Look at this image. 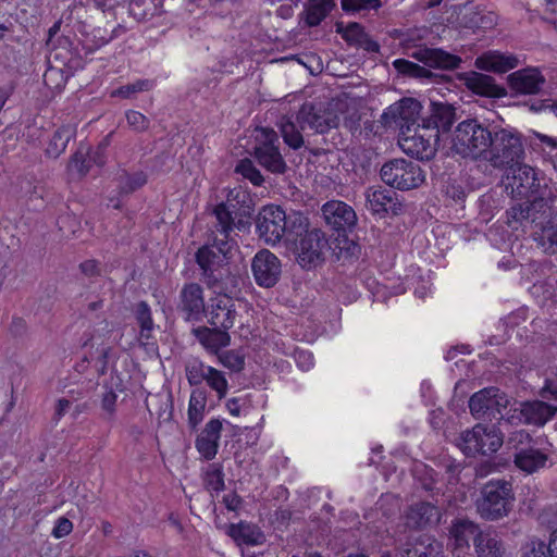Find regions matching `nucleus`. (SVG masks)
<instances>
[{"label":"nucleus","instance_id":"obj_39","mask_svg":"<svg viewBox=\"0 0 557 557\" xmlns=\"http://www.w3.org/2000/svg\"><path fill=\"white\" fill-rule=\"evenodd\" d=\"M545 441L542 437H533L527 430L519 429L509 432L507 440H504L506 448L515 454H521L530 449L536 444H543Z\"/></svg>","mask_w":557,"mask_h":557},{"label":"nucleus","instance_id":"obj_7","mask_svg":"<svg viewBox=\"0 0 557 557\" xmlns=\"http://www.w3.org/2000/svg\"><path fill=\"white\" fill-rule=\"evenodd\" d=\"M288 242L302 269L310 270L323 263L329 240L320 228H309L307 216L304 230L299 234H293Z\"/></svg>","mask_w":557,"mask_h":557},{"label":"nucleus","instance_id":"obj_34","mask_svg":"<svg viewBox=\"0 0 557 557\" xmlns=\"http://www.w3.org/2000/svg\"><path fill=\"white\" fill-rule=\"evenodd\" d=\"M482 532L479 524L467 518H456L449 529L450 537L458 548L469 547L470 540H473V545L475 546V539Z\"/></svg>","mask_w":557,"mask_h":557},{"label":"nucleus","instance_id":"obj_5","mask_svg":"<svg viewBox=\"0 0 557 557\" xmlns=\"http://www.w3.org/2000/svg\"><path fill=\"white\" fill-rule=\"evenodd\" d=\"M306 226V216L301 213L287 215L275 205H268L260 209L256 218V232L264 244L274 246L283 237L288 242L293 234H299Z\"/></svg>","mask_w":557,"mask_h":557},{"label":"nucleus","instance_id":"obj_3","mask_svg":"<svg viewBox=\"0 0 557 557\" xmlns=\"http://www.w3.org/2000/svg\"><path fill=\"white\" fill-rule=\"evenodd\" d=\"M491 137L482 161L497 170L512 169L523 161L525 140L518 129L494 122Z\"/></svg>","mask_w":557,"mask_h":557},{"label":"nucleus","instance_id":"obj_27","mask_svg":"<svg viewBox=\"0 0 557 557\" xmlns=\"http://www.w3.org/2000/svg\"><path fill=\"white\" fill-rule=\"evenodd\" d=\"M549 449L543 444H536L521 454L513 455V463L516 468L525 474H533L544 469L548 461Z\"/></svg>","mask_w":557,"mask_h":557},{"label":"nucleus","instance_id":"obj_33","mask_svg":"<svg viewBox=\"0 0 557 557\" xmlns=\"http://www.w3.org/2000/svg\"><path fill=\"white\" fill-rule=\"evenodd\" d=\"M557 412V407L542 400L525 401L521 405L520 414L528 424L542 426Z\"/></svg>","mask_w":557,"mask_h":557},{"label":"nucleus","instance_id":"obj_51","mask_svg":"<svg viewBox=\"0 0 557 557\" xmlns=\"http://www.w3.org/2000/svg\"><path fill=\"white\" fill-rule=\"evenodd\" d=\"M211 369V366L205 364L202 361L198 359H193L187 362L185 367L186 377L188 383L191 386H199L205 382L207 377L208 370Z\"/></svg>","mask_w":557,"mask_h":557},{"label":"nucleus","instance_id":"obj_16","mask_svg":"<svg viewBox=\"0 0 557 557\" xmlns=\"http://www.w3.org/2000/svg\"><path fill=\"white\" fill-rule=\"evenodd\" d=\"M250 267L256 284L262 288L275 286L281 278V260L268 249L259 250L251 259Z\"/></svg>","mask_w":557,"mask_h":557},{"label":"nucleus","instance_id":"obj_13","mask_svg":"<svg viewBox=\"0 0 557 557\" xmlns=\"http://www.w3.org/2000/svg\"><path fill=\"white\" fill-rule=\"evenodd\" d=\"M509 185L511 193L521 198H533V200H536L539 197L550 198L552 191L544 176L527 164L519 165L513 171Z\"/></svg>","mask_w":557,"mask_h":557},{"label":"nucleus","instance_id":"obj_22","mask_svg":"<svg viewBox=\"0 0 557 557\" xmlns=\"http://www.w3.org/2000/svg\"><path fill=\"white\" fill-rule=\"evenodd\" d=\"M336 33L347 42V45L360 48L370 53H377L380 45L373 40L366 32L364 27L357 22H350L346 26L342 22L336 23Z\"/></svg>","mask_w":557,"mask_h":557},{"label":"nucleus","instance_id":"obj_37","mask_svg":"<svg viewBox=\"0 0 557 557\" xmlns=\"http://www.w3.org/2000/svg\"><path fill=\"white\" fill-rule=\"evenodd\" d=\"M537 245L548 255L557 252V223L549 218L541 220L533 232Z\"/></svg>","mask_w":557,"mask_h":557},{"label":"nucleus","instance_id":"obj_28","mask_svg":"<svg viewBox=\"0 0 557 557\" xmlns=\"http://www.w3.org/2000/svg\"><path fill=\"white\" fill-rule=\"evenodd\" d=\"M441 511L437 506L429 502H419L411 505L406 513V524L409 528L423 529L437 524Z\"/></svg>","mask_w":557,"mask_h":557},{"label":"nucleus","instance_id":"obj_50","mask_svg":"<svg viewBox=\"0 0 557 557\" xmlns=\"http://www.w3.org/2000/svg\"><path fill=\"white\" fill-rule=\"evenodd\" d=\"M205 382L212 391L216 393L219 400L226 397L228 391V382L222 371L211 367V369L208 370Z\"/></svg>","mask_w":557,"mask_h":557},{"label":"nucleus","instance_id":"obj_55","mask_svg":"<svg viewBox=\"0 0 557 557\" xmlns=\"http://www.w3.org/2000/svg\"><path fill=\"white\" fill-rule=\"evenodd\" d=\"M219 361L232 372L239 373L245 368V356L238 350H226L218 355Z\"/></svg>","mask_w":557,"mask_h":557},{"label":"nucleus","instance_id":"obj_18","mask_svg":"<svg viewBox=\"0 0 557 557\" xmlns=\"http://www.w3.org/2000/svg\"><path fill=\"white\" fill-rule=\"evenodd\" d=\"M177 311L186 322H199L206 311L203 288L198 283H186L180 292Z\"/></svg>","mask_w":557,"mask_h":557},{"label":"nucleus","instance_id":"obj_38","mask_svg":"<svg viewBox=\"0 0 557 557\" xmlns=\"http://www.w3.org/2000/svg\"><path fill=\"white\" fill-rule=\"evenodd\" d=\"M335 8V0H309L304 11L305 23L309 27H317Z\"/></svg>","mask_w":557,"mask_h":557},{"label":"nucleus","instance_id":"obj_23","mask_svg":"<svg viewBox=\"0 0 557 557\" xmlns=\"http://www.w3.org/2000/svg\"><path fill=\"white\" fill-rule=\"evenodd\" d=\"M396 193L385 188H368L366 199L370 210L375 214L397 215L403 211V205L398 201Z\"/></svg>","mask_w":557,"mask_h":557},{"label":"nucleus","instance_id":"obj_45","mask_svg":"<svg viewBox=\"0 0 557 557\" xmlns=\"http://www.w3.org/2000/svg\"><path fill=\"white\" fill-rule=\"evenodd\" d=\"M393 66L399 74H401L404 76L412 77V78H418L421 81L431 82L435 77H437V75L434 74L429 69L421 66V65H419L414 62H411L409 60H406V59H396L393 62Z\"/></svg>","mask_w":557,"mask_h":557},{"label":"nucleus","instance_id":"obj_40","mask_svg":"<svg viewBox=\"0 0 557 557\" xmlns=\"http://www.w3.org/2000/svg\"><path fill=\"white\" fill-rule=\"evenodd\" d=\"M421 127H416L411 131V133L404 135L405 136V143H412V146H414V151L418 158L420 159H429L433 152V143H437L438 140H435L433 137V133L428 135V138L425 137V133Z\"/></svg>","mask_w":557,"mask_h":557},{"label":"nucleus","instance_id":"obj_30","mask_svg":"<svg viewBox=\"0 0 557 557\" xmlns=\"http://www.w3.org/2000/svg\"><path fill=\"white\" fill-rule=\"evenodd\" d=\"M519 64L518 58L512 53H504L497 50L484 52L475 60V66L480 70L495 73H506Z\"/></svg>","mask_w":557,"mask_h":557},{"label":"nucleus","instance_id":"obj_62","mask_svg":"<svg viewBox=\"0 0 557 557\" xmlns=\"http://www.w3.org/2000/svg\"><path fill=\"white\" fill-rule=\"evenodd\" d=\"M73 400L65 397L59 398L55 403L53 420L59 422L73 407Z\"/></svg>","mask_w":557,"mask_h":557},{"label":"nucleus","instance_id":"obj_15","mask_svg":"<svg viewBox=\"0 0 557 557\" xmlns=\"http://www.w3.org/2000/svg\"><path fill=\"white\" fill-rule=\"evenodd\" d=\"M457 120L456 108L442 101H430L426 113L421 119V128L433 132L435 140L442 135H450L453 124Z\"/></svg>","mask_w":557,"mask_h":557},{"label":"nucleus","instance_id":"obj_12","mask_svg":"<svg viewBox=\"0 0 557 557\" xmlns=\"http://www.w3.org/2000/svg\"><path fill=\"white\" fill-rule=\"evenodd\" d=\"M422 104L413 98H403L389 106L382 114L383 123L387 126L395 124L401 129L403 135L411 133L416 127H421Z\"/></svg>","mask_w":557,"mask_h":557},{"label":"nucleus","instance_id":"obj_14","mask_svg":"<svg viewBox=\"0 0 557 557\" xmlns=\"http://www.w3.org/2000/svg\"><path fill=\"white\" fill-rule=\"evenodd\" d=\"M258 145L255 147V157L259 164L274 174H283L287 164L283 159L278 146V137L275 131L268 127L258 129Z\"/></svg>","mask_w":557,"mask_h":557},{"label":"nucleus","instance_id":"obj_31","mask_svg":"<svg viewBox=\"0 0 557 557\" xmlns=\"http://www.w3.org/2000/svg\"><path fill=\"white\" fill-rule=\"evenodd\" d=\"M193 334L210 354L219 355L231 344V335L223 329L199 326L193 330Z\"/></svg>","mask_w":557,"mask_h":557},{"label":"nucleus","instance_id":"obj_20","mask_svg":"<svg viewBox=\"0 0 557 557\" xmlns=\"http://www.w3.org/2000/svg\"><path fill=\"white\" fill-rule=\"evenodd\" d=\"M234 294H218L215 298H212L209 320L210 325L223 330H231L234 326L237 311L233 301Z\"/></svg>","mask_w":557,"mask_h":557},{"label":"nucleus","instance_id":"obj_1","mask_svg":"<svg viewBox=\"0 0 557 557\" xmlns=\"http://www.w3.org/2000/svg\"><path fill=\"white\" fill-rule=\"evenodd\" d=\"M233 248L231 237L215 235L212 243L200 247L196 252V262L201 270V277L208 288L216 294H236L239 276L232 273L230 253Z\"/></svg>","mask_w":557,"mask_h":557},{"label":"nucleus","instance_id":"obj_21","mask_svg":"<svg viewBox=\"0 0 557 557\" xmlns=\"http://www.w3.org/2000/svg\"><path fill=\"white\" fill-rule=\"evenodd\" d=\"M507 82L517 95H535L541 91L545 78L537 69L527 67L509 74Z\"/></svg>","mask_w":557,"mask_h":557},{"label":"nucleus","instance_id":"obj_36","mask_svg":"<svg viewBox=\"0 0 557 557\" xmlns=\"http://www.w3.org/2000/svg\"><path fill=\"white\" fill-rule=\"evenodd\" d=\"M475 553L478 557H505L506 548L498 534L492 530H485L475 539Z\"/></svg>","mask_w":557,"mask_h":557},{"label":"nucleus","instance_id":"obj_54","mask_svg":"<svg viewBox=\"0 0 557 557\" xmlns=\"http://www.w3.org/2000/svg\"><path fill=\"white\" fill-rule=\"evenodd\" d=\"M521 320H524V318L520 312H512L505 317L504 319H502L498 323V327H502L504 330V334L490 336L487 343L490 345H500L505 343L507 339L506 330L509 327L513 329L515 326L519 325Z\"/></svg>","mask_w":557,"mask_h":557},{"label":"nucleus","instance_id":"obj_24","mask_svg":"<svg viewBox=\"0 0 557 557\" xmlns=\"http://www.w3.org/2000/svg\"><path fill=\"white\" fill-rule=\"evenodd\" d=\"M222 429V420L211 419L198 435L196 448L206 460H212L216 456Z\"/></svg>","mask_w":557,"mask_h":557},{"label":"nucleus","instance_id":"obj_57","mask_svg":"<svg viewBox=\"0 0 557 557\" xmlns=\"http://www.w3.org/2000/svg\"><path fill=\"white\" fill-rule=\"evenodd\" d=\"M128 126L135 132L141 133L149 128L150 121L143 113L128 110L125 114Z\"/></svg>","mask_w":557,"mask_h":557},{"label":"nucleus","instance_id":"obj_4","mask_svg":"<svg viewBox=\"0 0 557 557\" xmlns=\"http://www.w3.org/2000/svg\"><path fill=\"white\" fill-rule=\"evenodd\" d=\"M494 121L467 119L457 124L449 135L453 156L472 161H482L490 144Z\"/></svg>","mask_w":557,"mask_h":557},{"label":"nucleus","instance_id":"obj_64","mask_svg":"<svg viewBox=\"0 0 557 557\" xmlns=\"http://www.w3.org/2000/svg\"><path fill=\"white\" fill-rule=\"evenodd\" d=\"M144 4L145 0H132L129 3V11L132 15L139 21L147 20L149 15H153L152 13H148L146 10H143Z\"/></svg>","mask_w":557,"mask_h":557},{"label":"nucleus","instance_id":"obj_17","mask_svg":"<svg viewBox=\"0 0 557 557\" xmlns=\"http://www.w3.org/2000/svg\"><path fill=\"white\" fill-rule=\"evenodd\" d=\"M297 123L301 129L307 127L319 134L327 133L337 127L338 117L332 111L324 110L321 106L305 102L297 112Z\"/></svg>","mask_w":557,"mask_h":557},{"label":"nucleus","instance_id":"obj_46","mask_svg":"<svg viewBox=\"0 0 557 557\" xmlns=\"http://www.w3.org/2000/svg\"><path fill=\"white\" fill-rule=\"evenodd\" d=\"M148 182V175L144 171L127 172L123 171L117 177V187L120 194L129 195L145 186Z\"/></svg>","mask_w":557,"mask_h":557},{"label":"nucleus","instance_id":"obj_32","mask_svg":"<svg viewBox=\"0 0 557 557\" xmlns=\"http://www.w3.org/2000/svg\"><path fill=\"white\" fill-rule=\"evenodd\" d=\"M467 87L476 95L490 98H503L507 96V90L504 86L497 85L495 78L472 72L469 74L466 81Z\"/></svg>","mask_w":557,"mask_h":557},{"label":"nucleus","instance_id":"obj_61","mask_svg":"<svg viewBox=\"0 0 557 557\" xmlns=\"http://www.w3.org/2000/svg\"><path fill=\"white\" fill-rule=\"evenodd\" d=\"M298 368L308 371L313 367V355L307 350H296L294 355Z\"/></svg>","mask_w":557,"mask_h":557},{"label":"nucleus","instance_id":"obj_43","mask_svg":"<svg viewBox=\"0 0 557 557\" xmlns=\"http://www.w3.org/2000/svg\"><path fill=\"white\" fill-rule=\"evenodd\" d=\"M74 136V131L69 126L58 128L51 136L45 153L48 158L57 159L66 149L67 144Z\"/></svg>","mask_w":557,"mask_h":557},{"label":"nucleus","instance_id":"obj_63","mask_svg":"<svg viewBox=\"0 0 557 557\" xmlns=\"http://www.w3.org/2000/svg\"><path fill=\"white\" fill-rule=\"evenodd\" d=\"M81 272L87 277H95L101 274L99 262L94 259L86 260L79 264Z\"/></svg>","mask_w":557,"mask_h":557},{"label":"nucleus","instance_id":"obj_6","mask_svg":"<svg viewBox=\"0 0 557 557\" xmlns=\"http://www.w3.org/2000/svg\"><path fill=\"white\" fill-rule=\"evenodd\" d=\"M515 502L512 482L492 479L481 488L480 497L476 500V510L482 519L498 521L512 511Z\"/></svg>","mask_w":557,"mask_h":557},{"label":"nucleus","instance_id":"obj_48","mask_svg":"<svg viewBox=\"0 0 557 557\" xmlns=\"http://www.w3.org/2000/svg\"><path fill=\"white\" fill-rule=\"evenodd\" d=\"M414 473H416L417 481L420 483L421 487L424 491L431 492V493L440 492V487L437 486L438 474L433 468H431L426 465H421V466L417 467Z\"/></svg>","mask_w":557,"mask_h":557},{"label":"nucleus","instance_id":"obj_59","mask_svg":"<svg viewBox=\"0 0 557 557\" xmlns=\"http://www.w3.org/2000/svg\"><path fill=\"white\" fill-rule=\"evenodd\" d=\"M73 530V523L70 519L61 517L57 520L55 525L52 530V535L55 539H62L69 535Z\"/></svg>","mask_w":557,"mask_h":557},{"label":"nucleus","instance_id":"obj_26","mask_svg":"<svg viewBox=\"0 0 557 557\" xmlns=\"http://www.w3.org/2000/svg\"><path fill=\"white\" fill-rule=\"evenodd\" d=\"M225 533L238 545L257 546L264 544L267 541L258 524L245 520L225 525Z\"/></svg>","mask_w":557,"mask_h":557},{"label":"nucleus","instance_id":"obj_11","mask_svg":"<svg viewBox=\"0 0 557 557\" xmlns=\"http://www.w3.org/2000/svg\"><path fill=\"white\" fill-rule=\"evenodd\" d=\"M506 224L512 231L524 232L527 227H537L541 220L552 216L549 199L539 197L536 200H525L511 205L505 212Z\"/></svg>","mask_w":557,"mask_h":557},{"label":"nucleus","instance_id":"obj_19","mask_svg":"<svg viewBox=\"0 0 557 557\" xmlns=\"http://www.w3.org/2000/svg\"><path fill=\"white\" fill-rule=\"evenodd\" d=\"M321 211L325 224L338 233L351 231L357 223L355 210L344 201H327L322 206Z\"/></svg>","mask_w":557,"mask_h":557},{"label":"nucleus","instance_id":"obj_49","mask_svg":"<svg viewBox=\"0 0 557 557\" xmlns=\"http://www.w3.org/2000/svg\"><path fill=\"white\" fill-rule=\"evenodd\" d=\"M382 7L381 0H341V8L346 14H366Z\"/></svg>","mask_w":557,"mask_h":557},{"label":"nucleus","instance_id":"obj_10","mask_svg":"<svg viewBox=\"0 0 557 557\" xmlns=\"http://www.w3.org/2000/svg\"><path fill=\"white\" fill-rule=\"evenodd\" d=\"M382 181L396 189L410 190L420 187L425 180L419 162L409 159H392L380 171Z\"/></svg>","mask_w":557,"mask_h":557},{"label":"nucleus","instance_id":"obj_29","mask_svg":"<svg viewBox=\"0 0 557 557\" xmlns=\"http://www.w3.org/2000/svg\"><path fill=\"white\" fill-rule=\"evenodd\" d=\"M440 545L428 535L409 537L396 553V557H437Z\"/></svg>","mask_w":557,"mask_h":557},{"label":"nucleus","instance_id":"obj_52","mask_svg":"<svg viewBox=\"0 0 557 557\" xmlns=\"http://www.w3.org/2000/svg\"><path fill=\"white\" fill-rule=\"evenodd\" d=\"M152 79H137L134 83L123 85L112 92V96L124 99L132 98L134 95L143 91H149L154 87Z\"/></svg>","mask_w":557,"mask_h":557},{"label":"nucleus","instance_id":"obj_56","mask_svg":"<svg viewBox=\"0 0 557 557\" xmlns=\"http://www.w3.org/2000/svg\"><path fill=\"white\" fill-rule=\"evenodd\" d=\"M116 400H117V395L112 388H109L108 391H106L102 394L101 408L104 411L103 419H106L108 421H111L114 419L115 411H116Z\"/></svg>","mask_w":557,"mask_h":557},{"label":"nucleus","instance_id":"obj_44","mask_svg":"<svg viewBox=\"0 0 557 557\" xmlns=\"http://www.w3.org/2000/svg\"><path fill=\"white\" fill-rule=\"evenodd\" d=\"M133 313L137 324L139 325L140 338L146 341L152 337L154 323L149 305L146 301L137 302L133 308Z\"/></svg>","mask_w":557,"mask_h":557},{"label":"nucleus","instance_id":"obj_53","mask_svg":"<svg viewBox=\"0 0 557 557\" xmlns=\"http://www.w3.org/2000/svg\"><path fill=\"white\" fill-rule=\"evenodd\" d=\"M235 172L250 181L255 186H261L264 178L250 159H243L235 168Z\"/></svg>","mask_w":557,"mask_h":557},{"label":"nucleus","instance_id":"obj_2","mask_svg":"<svg viewBox=\"0 0 557 557\" xmlns=\"http://www.w3.org/2000/svg\"><path fill=\"white\" fill-rule=\"evenodd\" d=\"M253 211L255 202L247 190L240 187L230 189L225 200L212 209L211 213L215 218L214 231L225 238L231 237L234 230L248 232Z\"/></svg>","mask_w":557,"mask_h":557},{"label":"nucleus","instance_id":"obj_42","mask_svg":"<svg viewBox=\"0 0 557 557\" xmlns=\"http://www.w3.org/2000/svg\"><path fill=\"white\" fill-rule=\"evenodd\" d=\"M207 405V392L202 387L195 388L188 404V423L191 429H196L202 421Z\"/></svg>","mask_w":557,"mask_h":557},{"label":"nucleus","instance_id":"obj_35","mask_svg":"<svg viewBox=\"0 0 557 557\" xmlns=\"http://www.w3.org/2000/svg\"><path fill=\"white\" fill-rule=\"evenodd\" d=\"M497 24V16L479 8H468L460 17V25L465 28L476 30L492 29Z\"/></svg>","mask_w":557,"mask_h":557},{"label":"nucleus","instance_id":"obj_58","mask_svg":"<svg viewBox=\"0 0 557 557\" xmlns=\"http://www.w3.org/2000/svg\"><path fill=\"white\" fill-rule=\"evenodd\" d=\"M523 557H555L548 545L541 541H532L531 548L524 554Z\"/></svg>","mask_w":557,"mask_h":557},{"label":"nucleus","instance_id":"obj_9","mask_svg":"<svg viewBox=\"0 0 557 557\" xmlns=\"http://www.w3.org/2000/svg\"><path fill=\"white\" fill-rule=\"evenodd\" d=\"M509 405L508 396L499 388L491 386L485 387L474 393L469 399V409L471 414L478 420H492L498 418V425L506 426L511 424L515 419L520 421V417L505 418L502 414L503 410H506Z\"/></svg>","mask_w":557,"mask_h":557},{"label":"nucleus","instance_id":"obj_25","mask_svg":"<svg viewBox=\"0 0 557 557\" xmlns=\"http://www.w3.org/2000/svg\"><path fill=\"white\" fill-rule=\"evenodd\" d=\"M412 57L429 67L441 70H455L461 63V58L443 49L421 48L412 53Z\"/></svg>","mask_w":557,"mask_h":557},{"label":"nucleus","instance_id":"obj_41","mask_svg":"<svg viewBox=\"0 0 557 557\" xmlns=\"http://www.w3.org/2000/svg\"><path fill=\"white\" fill-rule=\"evenodd\" d=\"M280 131L283 137L284 143L292 149L297 150L304 145L302 132L305 129L300 128V125L297 123V115L293 116H284L282 117L280 124Z\"/></svg>","mask_w":557,"mask_h":557},{"label":"nucleus","instance_id":"obj_60","mask_svg":"<svg viewBox=\"0 0 557 557\" xmlns=\"http://www.w3.org/2000/svg\"><path fill=\"white\" fill-rule=\"evenodd\" d=\"M71 166L76 169L82 175H85L89 171L90 161L82 151H77L71 157Z\"/></svg>","mask_w":557,"mask_h":557},{"label":"nucleus","instance_id":"obj_8","mask_svg":"<svg viewBox=\"0 0 557 557\" xmlns=\"http://www.w3.org/2000/svg\"><path fill=\"white\" fill-rule=\"evenodd\" d=\"M503 426L493 424L491 426L478 423L471 430L462 432L457 445L468 457L476 455L491 456L504 444Z\"/></svg>","mask_w":557,"mask_h":557},{"label":"nucleus","instance_id":"obj_47","mask_svg":"<svg viewBox=\"0 0 557 557\" xmlns=\"http://www.w3.org/2000/svg\"><path fill=\"white\" fill-rule=\"evenodd\" d=\"M205 487L210 492L219 493L225 488L224 472L221 463H209L203 473Z\"/></svg>","mask_w":557,"mask_h":557}]
</instances>
